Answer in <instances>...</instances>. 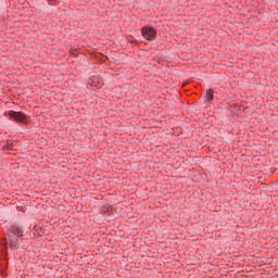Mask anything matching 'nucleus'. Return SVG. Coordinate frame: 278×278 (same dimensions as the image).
<instances>
[{"mask_svg":"<svg viewBox=\"0 0 278 278\" xmlns=\"http://www.w3.org/2000/svg\"><path fill=\"white\" fill-rule=\"evenodd\" d=\"M8 116H10V118L16 123H22V125H27L29 123L27 115H25L23 112L10 111Z\"/></svg>","mask_w":278,"mask_h":278,"instance_id":"nucleus-2","label":"nucleus"},{"mask_svg":"<svg viewBox=\"0 0 278 278\" xmlns=\"http://www.w3.org/2000/svg\"><path fill=\"white\" fill-rule=\"evenodd\" d=\"M206 99L207 101H212L214 99V89L206 90Z\"/></svg>","mask_w":278,"mask_h":278,"instance_id":"nucleus-4","label":"nucleus"},{"mask_svg":"<svg viewBox=\"0 0 278 278\" xmlns=\"http://www.w3.org/2000/svg\"><path fill=\"white\" fill-rule=\"evenodd\" d=\"M8 238L11 251H18V240L23 238V229L18 226H12L8 230Z\"/></svg>","mask_w":278,"mask_h":278,"instance_id":"nucleus-1","label":"nucleus"},{"mask_svg":"<svg viewBox=\"0 0 278 278\" xmlns=\"http://www.w3.org/2000/svg\"><path fill=\"white\" fill-rule=\"evenodd\" d=\"M12 146H13L12 143H8L7 149L12 150Z\"/></svg>","mask_w":278,"mask_h":278,"instance_id":"nucleus-5","label":"nucleus"},{"mask_svg":"<svg viewBox=\"0 0 278 278\" xmlns=\"http://www.w3.org/2000/svg\"><path fill=\"white\" fill-rule=\"evenodd\" d=\"M37 236L41 237V236H42V233H41V232H38V233H37Z\"/></svg>","mask_w":278,"mask_h":278,"instance_id":"nucleus-6","label":"nucleus"},{"mask_svg":"<svg viewBox=\"0 0 278 278\" xmlns=\"http://www.w3.org/2000/svg\"><path fill=\"white\" fill-rule=\"evenodd\" d=\"M141 34L146 40H155V37L157 36V30L153 28V26H144L141 29Z\"/></svg>","mask_w":278,"mask_h":278,"instance_id":"nucleus-3","label":"nucleus"}]
</instances>
